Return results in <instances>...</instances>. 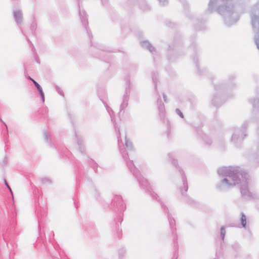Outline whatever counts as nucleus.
Instances as JSON below:
<instances>
[{"label":"nucleus","mask_w":259,"mask_h":259,"mask_svg":"<svg viewBox=\"0 0 259 259\" xmlns=\"http://www.w3.org/2000/svg\"><path fill=\"white\" fill-rule=\"evenodd\" d=\"M32 81L34 83V84H35V87L37 88V89H38V90L39 91L40 93L43 95V92H42V89L40 87V86L38 84V83L36 82L34 80H32Z\"/></svg>","instance_id":"obj_1"},{"label":"nucleus","mask_w":259,"mask_h":259,"mask_svg":"<svg viewBox=\"0 0 259 259\" xmlns=\"http://www.w3.org/2000/svg\"><path fill=\"white\" fill-rule=\"evenodd\" d=\"M241 222L242 226L245 227L246 224V217L245 215L242 214L241 217Z\"/></svg>","instance_id":"obj_2"},{"label":"nucleus","mask_w":259,"mask_h":259,"mask_svg":"<svg viewBox=\"0 0 259 259\" xmlns=\"http://www.w3.org/2000/svg\"><path fill=\"white\" fill-rule=\"evenodd\" d=\"M5 184L7 186V187L9 188L10 191H11V189L10 186L8 185V183H7V182L6 181H5Z\"/></svg>","instance_id":"obj_3"},{"label":"nucleus","mask_w":259,"mask_h":259,"mask_svg":"<svg viewBox=\"0 0 259 259\" xmlns=\"http://www.w3.org/2000/svg\"><path fill=\"white\" fill-rule=\"evenodd\" d=\"M221 231H222V234H223V239L224 238V229H222Z\"/></svg>","instance_id":"obj_4"},{"label":"nucleus","mask_w":259,"mask_h":259,"mask_svg":"<svg viewBox=\"0 0 259 259\" xmlns=\"http://www.w3.org/2000/svg\"><path fill=\"white\" fill-rule=\"evenodd\" d=\"M180 116H181V117L183 118V114H182V113H180Z\"/></svg>","instance_id":"obj_5"},{"label":"nucleus","mask_w":259,"mask_h":259,"mask_svg":"<svg viewBox=\"0 0 259 259\" xmlns=\"http://www.w3.org/2000/svg\"><path fill=\"white\" fill-rule=\"evenodd\" d=\"M28 78L32 81L33 80L32 78H31L30 76L28 77Z\"/></svg>","instance_id":"obj_6"}]
</instances>
